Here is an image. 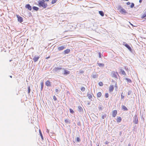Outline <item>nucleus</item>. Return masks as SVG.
Masks as SVG:
<instances>
[{
  "mask_svg": "<svg viewBox=\"0 0 146 146\" xmlns=\"http://www.w3.org/2000/svg\"><path fill=\"white\" fill-rule=\"evenodd\" d=\"M38 6L39 7H42L44 9L46 8L47 6V4L45 3L44 0H40L38 1Z\"/></svg>",
  "mask_w": 146,
  "mask_h": 146,
  "instance_id": "nucleus-1",
  "label": "nucleus"
},
{
  "mask_svg": "<svg viewBox=\"0 0 146 146\" xmlns=\"http://www.w3.org/2000/svg\"><path fill=\"white\" fill-rule=\"evenodd\" d=\"M111 74L112 77L117 78V75H118V74L117 72L112 71L111 72Z\"/></svg>",
  "mask_w": 146,
  "mask_h": 146,
  "instance_id": "nucleus-2",
  "label": "nucleus"
},
{
  "mask_svg": "<svg viewBox=\"0 0 146 146\" xmlns=\"http://www.w3.org/2000/svg\"><path fill=\"white\" fill-rule=\"evenodd\" d=\"M16 17L18 19V21L20 23L23 21V18L18 15H16Z\"/></svg>",
  "mask_w": 146,
  "mask_h": 146,
  "instance_id": "nucleus-3",
  "label": "nucleus"
},
{
  "mask_svg": "<svg viewBox=\"0 0 146 146\" xmlns=\"http://www.w3.org/2000/svg\"><path fill=\"white\" fill-rule=\"evenodd\" d=\"M117 113V111L116 110H114L112 112V116L113 117H115Z\"/></svg>",
  "mask_w": 146,
  "mask_h": 146,
  "instance_id": "nucleus-4",
  "label": "nucleus"
},
{
  "mask_svg": "<svg viewBox=\"0 0 146 146\" xmlns=\"http://www.w3.org/2000/svg\"><path fill=\"white\" fill-rule=\"evenodd\" d=\"M45 85L47 86H51V82L49 80H47L45 82Z\"/></svg>",
  "mask_w": 146,
  "mask_h": 146,
  "instance_id": "nucleus-5",
  "label": "nucleus"
},
{
  "mask_svg": "<svg viewBox=\"0 0 146 146\" xmlns=\"http://www.w3.org/2000/svg\"><path fill=\"white\" fill-rule=\"evenodd\" d=\"M120 13L123 14H125L126 13L125 10L123 8H121V9H120Z\"/></svg>",
  "mask_w": 146,
  "mask_h": 146,
  "instance_id": "nucleus-6",
  "label": "nucleus"
},
{
  "mask_svg": "<svg viewBox=\"0 0 146 146\" xmlns=\"http://www.w3.org/2000/svg\"><path fill=\"white\" fill-rule=\"evenodd\" d=\"M114 89L113 86L111 85L109 87V91L110 92H112L113 91Z\"/></svg>",
  "mask_w": 146,
  "mask_h": 146,
  "instance_id": "nucleus-7",
  "label": "nucleus"
},
{
  "mask_svg": "<svg viewBox=\"0 0 146 146\" xmlns=\"http://www.w3.org/2000/svg\"><path fill=\"white\" fill-rule=\"evenodd\" d=\"M39 58V56H35L33 58V59L34 61V62H35L38 61Z\"/></svg>",
  "mask_w": 146,
  "mask_h": 146,
  "instance_id": "nucleus-8",
  "label": "nucleus"
},
{
  "mask_svg": "<svg viewBox=\"0 0 146 146\" xmlns=\"http://www.w3.org/2000/svg\"><path fill=\"white\" fill-rule=\"evenodd\" d=\"M25 7L26 8L28 9V10L30 11H31L32 9L31 6L29 4H27L26 6Z\"/></svg>",
  "mask_w": 146,
  "mask_h": 146,
  "instance_id": "nucleus-9",
  "label": "nucleus"
},
{
  "mask_svg": "<svg viewBox=\"0 0 146 146\" xmlns=\"http://www.w3.org/2000/svg\"><path fill=\"white\" fill-rule=\"evenodd\" d=\"M141 18L142 19H146V11L144 12V14L141 17Z\"/></svg>",
  "mask_w": 146,
  "mask_h": 146,
  "instance_id": "nucleus-10",
  "label": "nucleus"
},
{
  "mask_svg": "<svg viewBox=\"0 0 146 146\" xmlns=\"http://www.w3.org/2000/svg\"><path fill=\"white\" fill-rule=\"evenodd\" d=\"M120 73H121L122 74L126 75V74L124 70L122 69H120Z\"/></svg>",
  "mask_w": 146,
  "mask_h": 146,
  "instance_id": "nucleus-11",
  "label": "nucleus"
},
{
  "mask_svg": "<svg viewBox=\"0 0 146 146\" xmlns=\"http://www.w3.org/2000/svg\"><path fill=\"white\" fill-rule=\"evenodd\" d=\"M70 73V71H68L66 70H64V74L66 75L67 74H69Z\"/></svg>",
  "mask_w": 146,
  "mask_h": 146,
  "instance_id": "nucleus-12",
  "label": "nucleus"
},
{
  "mask_svg": "<svg viewBox=\"0 0 146 146\" xmlns=\"http://www.w3.org/2000/svg\"><path fill=\"white\" fill-rule=\"evenodd\" d=\"M65 48V47L64 46H61L60 47H58V49L59 50H63Z\"/></svg>",
  "mask_w": 146,
  "mask_h": 146,
  "instance_id": "nucleus-13",
  "label": "nucleus"
},
{
  "mask_svg": "<svg viewBox=\"0 0 146 146\" xmlns=\"http://www.w3.org/2000/svg\"><path fill=\"white\" fill-rule=\"evenodd\" d=\"M62 69L61 68H58V67H55L54 69V70L55 72H57V71L61 70Z\"/></svg>",
  "mask_w": 146,
  "mask_h": 146,
  "instance_id": "nucleus-14",
  "label": "nucleus"
},
{
  "mask_svg": "<svg viewBox=\"0 0 146 146\" xmlns=\"http://www.w3.org/2000/svg\"><path fill=\"white\" fill-rule=\"evenodd\" d=\"M70 52V49H67L64 51V53L67 54L69 53Z\"/></svg>",
  "mask_w": 146,
  "mask_h": 146,
  "instance_id": "nucleus-15",
  "label": "nucleus"
},
{
  "mask_svg": "<svg viewBox=\"0 0 146 146\" xmlns=\"http://www.w3.org/2000/svg\"><path fill=\"white\" fill-rule=\"evenodd\" d=\"M121 118L119 117L117 118V122H120L121 121Z\"/></svg>",
  "mask_w": 146,
  "mask_h": 146,
  "instance_id": "nucleus-16",
  "label": "nucleus"
},
{
  "mask_svg": "<svg viewBox=\"0 0 146 146\" xmlns=\"http://www.w3.org/2000/svg\"><path fill=\"white\" fill-rule=\"evenodd\" d=\"M125 46L129 50H131V48L129 46V45L128 44H125Z\"/></svg>",
  "mask_w": 146,
  "mask_h": 146,
  "instance_id": "nucleus-17",
  "label": "nucleus"
},
{
  "mask_svg": "<svg viewBox=\"0 0 146 146\" xmlns=\"http://www.w3.org/2000/svg\"><path fill=\"white\" fill-rule=\"evenodd\" d=\"M102 94L100 92H98L97 94V97L99 98L100 97L102 96Z\"/></svg>",
  "mask_w": 146,
  "mask_h": 146,
  "instance_id": "nucleus-18",
  "label": "nucleus"
},
{
  "mask_svg": "<svg viewBox=\"0 0 146 146\" xmlns=\"http://www.w3.org/2000/svg\"><path fill=\"white\" fill-rule=\"evenodd\" d=\"M87 96L88 98L90 99L92 98V96L91 94H88Z\"/></svg>",
  "mask_w": 146,
  "mask_h": 146,
  "instance_id": "nucleus-19",
  "label": "nucleus"
},
{
  "mask_svg": "<svg viewBox=\"0 0 146 146\" xmlns=\"http://www.w3.org/2000/svg\"><path fill=\"white\" fill-rule=\"evenodd\" d=\"M65 122L67 123H70V121L68 119H66L65 120Z\"/></svg>",
  "mask_w": 146,
  "mask_h": 146,
  "instance_id": "nucleus-20",
  "label": "nucleus"
},
{
  "mask_svg": "<svg viewBox=\"0 0 146 146\" xmlns=\"http://www.w3.org/2000/svg\"><path fill=\"white\" fill-rule=\"evenodd\" d=\"M133 123L135 124H137L138 122V120L137 119L135 118L133 121Z\"/></svg>",
  "mask_w": 146,
  "mask_h": 146,
  "instance_id": "nucleus-21",
  "label": "nucleus"
},
{
  "mask_svg": "<svg viewBox=\"0 0 146 146\" xmlns=\"http://www.w3.org/2000/svg\"><path fill=\"white\" fill-rule=\"evenodd\" d=\"M99 13L102 16H103L104 15V12L102 11H99Z\"/></svg>",
  "mask_w": 146,
  "mask_h": 146,
  "instance_id": "nucleus-22",
  "label": "nucleus"
},
{
  "mask_svg": "<svg viewBox=\"0 0 146 146\" xmlns=\"http://www.w3.org/2000/svg\"><path fill=\"white\" fill-rule=\"evenodd\" d=\"M122 108L125 111H127L128 110V109L124 106H122Z\"/></svg>",
  "mask_w": 146,
  "mask_h": 146,
  "instance_id": "nucleus-23",
  "label": "nucleus"
},
{
  "mask_svg": "<svg viewBox=\"0 0 146 146\" xmlns=\"http://www.w3.org/2000/svg\"><path fill=\"white\" fill-rule=\"evenodd\" d=\"M39 132L40 136H41V138H42V139L43 140V137L42 136V133H41V131H40V129H39Z\"/></svg>",
  "mask_w": 146,
  "mask_h": 146,
  "instance_id": "nucleus-24",
  "label": "nucleus"
},
{
  "mask_svg": "<svg viewBox=\"0 0 146 146\" xmlns=\"http://www.w3.org/2000/svg\"><path fill=\"white\" fill-rule=\"evenodd\" d=\"M33 9L36 11H38L39 9L38 7L35 6H34L33 7Z\"/></svg>",
  "mask_w": 146,
  "mask_h": 146,
  "instance_id": "nucleus-25",
  "label": "nucleus"
},
{
  "mask_svg": "<svg viewBox=\"0 0 146 146\" xmlns=\"http://www.w3.org/2000/svg\"><path fill=\"white\" fill-rule=\"evenodd\" d=\"M98 64L99 67H103L104 66V64H103L98 63Z\"/></svg>",
  "mask_w": 146,
  "mask_h": 146,
  "instance_id": "nucleus-26",
  "label": "nucleus"
},
{
  "mask_svg": "<svg viewBox=\"0 0 146 146\" xmlns=\"http://www.w3.org/2000/svg\"><path fill=\"white\" fill-rule=\"evenodd\" d=\"M41 90H42L44 86V83L43 82H42L41 83Z\"/></svg>",
  "mask_w": 146,
  "mask_h": 146,
  "instance_id": "nucleus-27",
  "label": "nucleus"
},
{
  "mask_svg": "<svg viewBox=\"0 0 146 146\" xmlns=\"http://www.w3.org/2000/svg\"><path fill=\"white\" fill-rule=\"evenodd\" d=\"M58 0H52L51 1V3L53 4L56 3Z\"/></svg>",
  "mask_w": 146,
  "mask_h": 146,
  "instance_id": "nucleus-28",
  "label": "nucleus"
},
{
  "mask_svg": "<svg viewBox=\"0 0 146 146\" xmlns=\"http://www.w3.org/2000/svg\"><path fill=\"white\" fill-rule=\"evenodd\" d=\"M106 117V114H105L104 115H102V119H104V118Z\"/></svg>",
  "mask_w": 146,
  "mask_h": 146,
  "instance_id": "nucleus-29",
  "label": "nucleus"
},
{
  "mask_svg": "<svg viewBox=\"0 0 146 146\" xmlns=\"http://www.w3.org/2000/svg\"><path fill=\"white\" fill-rule=\"evenodd\" d=\"M81 90L82 91L84 92L85 90V88L84 87H82L81 88Z\"/></svg>",
  "mask_w": 146,
  "mask_h": 146,
  "instance_id": "nucleus-30",
  "label": "nucleus"
},
{
  "mask_svg": "<svg viewBox=\"0 0 146 146\" xmlns=\"http://www.w3.org/2000/svg\"><path fill=\"white\" fill-rule=\"evenodd\" d=\"M123 92H122L121 94V99H124V97H125V96L124 95H123Z\"/></svg>",
  "mask_w": 146,
  "mask_h": 146,
  "instance_id": "nucleus-31",
  "label": "nucleus"
},
{
  "mask_svg": "<svg viewBox=\"0 0 146 146\" xmlns=\"http://www.w3.org/2000/svg\"><path fill=\"white\" fill-rule=\"evenodd\" d=\"M69 110L70 112L71 113H74V111L72 109L70 108V109Z\"/></svg>",
  "mask_w": 146,
  "mask_h": 146,
  "instance_id": "nucleus-32",
  "label": "nucleus"
},
{
  "mask_svg": "<svg viewBox=\"0 0 146 146\" xmlns=\"http://www.w3.org/2000/svg\"><path fill=\"white\" fill-rule=\"evenodd\" d=\"M98 84L100 86H102L103 85V84L102 82H99Z\"/></svg>",
  "mask_w": 146,
  "mask_h": 146,
  "instance_id": "nucleus-33",
  "label": "nucleus"
},
{
  "mask_svg": "<svg viewBox=\"0 0 146 146\" xmlns=\"http://www.w3.org/2000/svg\"><path fill=\"white\" fill-rule=\"evenodd\" d=\"M28 93L29 94L30 93V86H28Z\"/></svg>",
  "mask_w": 146,
  "mask_h": 146,
  "instance_id": "nucleus-34",
  "label": "nucleus"
},
{
  "mask_svg": "<svg viewBox=\"0 0 146 146\" xmlns=\"http://www.w3.org/2000/svg\"><path fill=\"white\" fill-rule=\"evenodd\" d=\"M125 80H126L127 81V82H131V80L127 78H126Z\"/></svg>",
  "mask_w": 146,
  "mask_h": 146,
  "instance_id": "nucleus-35",
  "label": "nucleus"
},
{
  "mask_svg": "<svg viewBox=\"0 0 146 146\" xmlns=\"http://www.w3.org/2000/svg\"><path fill=\"white\" fill-rule=\"evenodd\" d=\"M109 96V94L108 93H106L105 94V97L106 98H108Z\"/></svg>",
  "mask_w": 146,
  "mask_h": 146,
  "instance_id": "nucleus-36",
  "label": "nucleus"
},
{
  "mask_svg": "<svg viewBox=\"0 0 146 146\" xmlns=\"http://www.w3.org/2000/svg\"><path fill=\"white\" fill-rule=\"evenodd\" d=\"M134 6V4L133 3H132L131 5V8L133 7Z\"/></svg>",
  "mask_w": 146,
  "mask_h": 146,
  "instance_id": "nucleus-37",
  "label": "nucleus"
},
{
  "mask_svg": "<svg viewBox=\"0 0 146 146\" xmlns=\"http://www.w3.org/2000/svg\"><path fill=\"white\" fill-rule=\"evenodd\" d=\"M76 140L78 142H79L80 141V139L78 137H77L76 138Z\"/></svg>",
  "mask_w": 146,
  "mask_h": 146,
  "instance_id": "nucleus-38",
  "label": "nucleus"
},
{
  "mask_svg": "<svg viewBox=\"0 0 146 146\" xmlns=\"http://www.w3.org/2000/svg\"><path fill=\"white\" fill-rule=\"evenodd\" d=\"M53 98L54 100L55 101H56L57 100V98H56V97L55 96H53Z\"/></svg>",
  "mask_w": 146,
  "mask_h": 146,
  "instance_id": "nucleus-39",
  "label": "nucleus"
},
{
  "mask_svg": "<svg viewBox=\"0 0 146 146\" xmlns=\"http://www.w3.org/2000/svg\"><path fill=\"white\" fill-rule=\"evenodd\" d=\"M97 77V76L96 75H93L92 76V77L94 78H95Z\"/></svg>",
  "mask_w": 146,
  "mask_h": 146,
  "instance_id": "nucleus-40",
  "label": "nucleus"
},
{
  "mask_svg": "<svg viewBox=\"0 0 146 146\" xmlns=\"http://www.w3.org/2000/svg\"><path fill=\"white\" fill-rule=\"evenodd\" d=\"M99 57L100 58H101V53L100 52H99Z\"/></svg>",
  "mask_w": 146,
  "mask_h": 146,
  "instance_id": "nucleus-41",
  "label": "nucleus"
},
{
  "mask_svg": "<svg viewBox=\"0 0 146 146\" xmlns=\"http://www.w3.org/2000/svg\"><path fill=\"white\" fill-rule=\"evenodd\" d=\"M130 4V3L129 2H127V3H126V4L128 5H129Z\"/></svg>",
  "mask_w": 146,
  "mask_h": 146,
  "instance_id": "nucleus-42",
  "label": "nucleus"
},
{
  "mask_svg": "<svg viewBox=\"0 0 146 146\" xmlns=\"http://www.w3.org/2000/svg\"><path fill=\"white\" fill-rule=\"evenodd\" d=\"M108 143H109V142H108L107 141L106 142H105V144H108Z\"/></svg>",
  "mask_w": 146,
  "mask_h": 146,
  "instance_id": "nucleus-43",
  "label": "nucleus"
},
{
  "mask_svg": "<svg viewBox=\"0 0 146 146\" xmlns=\"http://www.w3.org/2000/svg\"><path fill=\"white\" fill-rule=\"evenodd\" d=\"M55 91L56 92H58L59 90L58 89H56L55 90Z\"/></svg>",
  "mask_w": 146,
  "mask_h": 146,
  "instance_id": "nucleus-44",
  "label": "nucleus"
},
{
  "mask_svg": "<svg viewBox=\"0 0 146 146\" xmlns=\"http://www.w3.org/2000/svg\"><path fill=\"white\" fill-rule=\"evenodd\" d=\"M115 87L116 88L117 87V84L116 82V83H115Z\"/></svg>",
  "mask_w": 146,
  "mask_h": 146,
  "instance_id": "nucleus-45",
  "label": "nucleus"
},
{
  "mask_svg": "<svg viewBox=\"0 0 146 146\" xmlns=\"http://www.w3.org/2000/svg\"><path fill=\"white\" fill-rule=\"evenodd\" d=\"M131 93V92H128V95H129Z\"/></svg>",
  "mask_w": 146,
  "mask_h": 146,
  "instance_id": "nucleus-46",
  "label": "nucleus"
},
{
  "mask_svg": "<svg viewBox=\"0 0 146 146\" xmlns=\"http://www.w3.org/2000/svg\"><path fill=\"white\" fill-rule=\"evenodd\" d=\"M142 2V0H139V2L140 3H141Z\"/></svg>",
  "mask_w": 146,
  "mask_h": 146,
  "instance_id": "nucleus-47",
  "label": "nucleus"
},
{
  "mask_svg": "<svg viewBox=\"0 0 146 146\" xmlns=\"http://www.w3.org/2000/svg\"><path fill=\"white\" fill-rule=\"evenodd\" d=\"M84 72V71H82L80 72L81 73H83Z\"/></svg>",
  "mask_w": 146,
  "mask_h": 146,
  "instance_id": "nucleus-48",
  "label": "nucleus"
},
{
  "mask_svg": "<svg viewBox=\"0 0 146 146\" xmlns=\"http://www.w3.org/2000/svg\"><path fill=\"white\" fill-rule=\"evenodd\" d=\"M50 57V56H49V57H47L46 58V59H48V58H49Z\"/></svg>",
  "mask_w": 146,
  "mask_h": 146,
  "instance_id": "nucleus-49",
  "label": "nucleus"
},
{
  "mask_svg": "<svg viewBox=\"0 0 146 146\" xmlns=\"http://www.w3.org/2000/svg\"><path fill=\"white\" fill-rule=\"evenodd\" d=\"M45 1H49V0H45Z\"/></svg>",
  "mask_w": 146,
  "mask_h": 146,
  "instance_id": "nucleus-50",
  "label": "nucleus"
},
{
  "mask_svg": "<svg viewBox=\"0 0 146 146\" xmlns=\"http://www.w3.org/2000/svg\"><path fill=\"white\" fill-rule=\"evenodd\" d=\"M10 77L11 78H12V76H10Z\"/></svg>",
  "mask_w": 146,
  "mask_h": 146,
  "instance_id": "nucleus-51",
  "label": "nucleus"
}]
</instances>
